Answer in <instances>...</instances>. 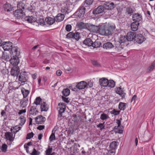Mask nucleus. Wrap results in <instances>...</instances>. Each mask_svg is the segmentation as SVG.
I'll list each match as a JSON object with an SVG mask.
<instances>
[{"label":"nucleus","mask_w":155,"mask_h":155,"mask_svg":"<svg viewBox=\"0 0 155 155\" xmlns=\"http://www.w3.org/2000/svg\"><path fill=\"white\" fill-rule=\"evenodd\" d=\"M99 31L101 35L105 36L111 35L112 33L107 26L101 27L99 29Z\"/></svg>","instance_id":"1"},{"label":"nucleus","mask_w":155,"mask_h":155,"mask_svg":"<svg viewBox=\"0 0 155 155\" xmlns=\"http://www.w3.org/2000/svg\"><path fill=\"white\" fill-rule=\"evenodd\" d=\"M19 80L21 83L28 82V84H30L28 81V77L27 73L26 72H21L20 73L19 76ZM29 86V84H28Z\"/></svg>","instance_id":"2"},{"label":"nucleus","mask_w":155,"mask_h":155,"mask_svg":"<svg viewBox=\"0 0 155 155\" xmlns=\"http://www.w3.org/2000/svg\"><path fill=\"white\" fill-rule=\"evenodd\" d=\"M82 4L78 8V10L75 13V15H77L79 18L82 17L84 16L86 8L85 6Z\"/></svg>","instance_id":"3"},{"label":"nucleus","mask_w":155,"mask_h":155,"mask_svg":"<svg viewBox=\"0 0 155 155\" xmlns=\"http://www.w3.org/2000/svg\"><path fill=\"white\" fill-rule=\"evenodd\" d=\"M14 15L16 18L21 19L25 16V13L22 9H17L15 11Z\"/></svg>","instance_id":"4"},{"label":"nucleus","mask_w":155,"mask_h":155,"mask_svg":"<svg viewBox=\"0 0 155 155\" xmlns=\"http://www.w3.org/2000/svg\"><path fill=\"white\" fill-rule=\"evenodd\" d=\"M126 45H127V44H120L119 42H117L115 44V50L117 52H121L124 49Z\"/></svg>","instance_id":"5"},{"label":"nucleus","mask_w":155,"mask_h":155,"mask_svg":"<svg viewBox=\"0 0 155 155\" xmlns=\"http://www.w3.org/2000/svg\"><path fill=\"white\" fill-rule=\"evenodd\" d=\"M18 56L13 55L11 57V59L9 60L10 63L13 65L17 66L19 62V59L18 57Z\"/></svg>","instance_id":"6"},{"label":"nucleus","mask_w":155,"mask_h":155,"mask_svg":"<svg viewBox=\"0 0 155 155\" xmlns=\"http://www.w3.org/2000/svg\"><path fill=\"white\" fill-rule=\"evenodd\" d=\"M133 20L134 22L140 23V22L142 21V15L137 13H135L133 14L132 17Z\"/></svg>","instance_id":"7"},{"label":"nucleus","mask_w":155,"mask_h":155,"mask_svg":"<svg viewBox=\"0 0 155 155\" xmlns=\"http://www.w3.org/2000/svg\"><path fill=\"white\" fill-rule=\"evenodd\" d=\"M104 8V5H100L93 10V13L94 15H97L103 12H106Z\"/></svg>","instance_id":"8"},{"label":"nucleus","mask_w":155,"mask_h":155,"mask_svg":"<svg viewBox=\"0 0 155 155\" xmlns=\"http://www.w3.org/2000/svg\"><path fill=\"white\" fill-rule=\"evenodd\" d=\"M145 39L144 37L141 34H136L134 41H136L138 44H140L143 42Z\"/></svg>","instance_id":"9"},{"label":"nucleus","mask_w":155,"mask_h":155,"mask_svg":"<svg viewBox=\"0 0 155 155\" xmlns=\"http://www.w3.org/2000/svg\"><path fill=\"white\" fill-rule=\"evenodd\" d=\"M136 34L133 32H130L127 33L126 35L127 41H133L134 42Z\"/></svg>","instance_id":"10"},{"label":"nucleus","mask_w":155,"mask_h":155,"mask_svg":"<svg viewBox=\"0 0 155 155\" xmlns=\"http://www.w3.org/2000/svg\"><path fill=\"white\" fill-rule=\"evenodd\" d=\"M19 68L18 67H13L11 69V73L14 77H17L19 73Z\"/></svg>","instance_id":"11"},{"label":"nucleus","mask_w":155,"mask_h":155,"mask_svg":"<svg viewBox=\"0 0 155 155\" xmlns=\"http://www.w3.org/2000/svg\"><path fill=\"white\" fill-rule=\"evenodd\" d=\"M35 120L36 124H43L45 122L46 118L42 115H39L36 117Z\"/></svg>","instance_id":"12"},{"label":"nucleus","mask_w":155,"mask_h":155,"mask_svg":"<svg viewBox=\"0 0 155 155\" xmlns=\"http://www.w3.org/2000/svg\"><path fill=\"white\" fill-rule=\"evenodd\" d=\"M104 7L106 12L107 10H111L113 9L115 7V5L113 2L109 3L106 2L104 5Z\"/></svg>","instance_id":"13"},{"label":"nucleus","mask_w":155,"mask_h":155,"mask_svg":"<svg viewBox=\"0 0 155 155\" xmlns=\"http://www.w3.org/2000/svg\"><path fill=\"white\" fill-rule=\"evenodd\" d=\"M11 53H12L13 55L19 56L20 54V52L19 49L17 47H14L11 48Z\"/></svg>","instance_id":"14"},{"label":"nucleus","mask_w":155,"mask_h":155,"mask_svg":"<svg viewBox=\"0 0 155 155\" xmlns=\"http://www.w3.org/2000/svg\"><path fill=\"white\" fill-rule=\"evenodd\" d=\"M87 86V83L84 81H82L79 82L76 85L77 87L79 89L85 88Z\"/></svg>","instance_id":"15"},{"label":"nucleus","mask_w":155,"mask_h":155,"mask_svg":"<svg viewBox=\"0 0 155 155\" xmlns=\"http://www.w3.org/2000/svg\"><path fill=\"white\" fill-rule=\"evenodd\" d=\"M13 136L12 133L8 132L5 133V135L6 139L11 141H13L14 139V137Z\"/></svg>","instance_id":"16"},{"label":"nucleus","mask_w":155,"mask_h":155,"mask_svg":"<svg viewBox=\"0 0 155 155\" xmlns=\"http://www.w3.org/2000/svg\"><path fill=\"white\" fill-rule=\"evenodd\" d=\"M100 84L101 86L106 87L108 85V80L104 78L100 79L99 80Z\"/></svg>","instance_id":"17"},{"label":"nucleus","mask_w":155,"mask_h":155,"mask_svg":"<svg viewBox=\"0 0 155 155\" xmlns=\"http://www.w3.org/2000/svg\"><path fill=\"white\" fill-rule=\"evenodd\" d=\"M116 89V93L118 94L123 98L125 97V94L121 87H117Z\"/></svg>","instance_id":"18"},{"label":"nucleus","mask_w":155,"mask_h":155,"mask_svg":"<svg viewBox=\"0 0 155 155\" xmlns=\"http://www.w3.org/2000/svg\"><path fill=\"white\" fill-rule=\"evenodd\" d=\"M103 48L106 49H110L114 47V45L112 43L110 42L104 44L103 46Z\"/></svg>","instance_id":"19"},{"label":"nucleus","mask_w":155,"mask_h":155,"mask_svg":"<svg viewBox=\"0 0 155 155\" xmlns=\"http://www.w3.org/2000/svg\"><path fill=\"white\" fill-rule=\"evenodd\" d=\"M12 43L11 42H6L2 46V47L5 50H9L12 48Z\"/></svg>","instance_id":"20"},{"label":"nucleus","mask_w":155,"mask_h":155,"mask_svg":"<svg viewBox=\"0 0 155 155\" xmlns=\"http://www.w3.org/2000/svg\"><path fill=\"white\" fill-rule=\"evenodd\" d=\"M45 21L48 24L51 25L54 23L55 21V18L48 17L45 18Z\"/></svg>","instance_id":"21"},{"label":"nucleus","mask_w":155,"mask_h":155,"mask_svg":"<svg viewBox=\"0 0 155 155\" xmlns=\"http://www.w3.org/2000/svg\"><path fill=\"white\" fill-rule=\"evenodd\" d=\"M28 99L26 98H23L22 100H21L20 101V106L22 108L25 107L28 104Z\"/></svg>","instance_id":"22"},{"label":"nucleus","mask_w":155,"mask_h":155,"mask_svg":"<svg viewBox=\"0 0 155 155\" xmlns=\"http://www.w3.org/2000/svg\"><path fill=\"white\" fill-rule=\"evenodd\" d=\"M25 20L28 23L32 24L35 22L36 21V18L32 16H27L25 18Z\"/></svg>","instance_id":"23"},{"label":"nucleus","mask_w":155,"mask_h":155,"mask_svg":"<svg viewBox=\"0 0 155 155\" xmlns=\"http://www.w3.org/2000/svg\"><path fill=\"white\" fill-rule=\"evenodd\" d=\"M127 41L126 36L120 35L117 42L120 43V44L125 43Z\"/></svg>","instance_id":"24"},{"label":"nucleus","mask_w":155,"mask_h":155,"mask_svg":"<svg viewBox=\"0 0 155 155\" xmlns=\"http://www.w3.org/2000/svg\"><path fill=\"white\" fill-rule=\"evenodd\" d=\"M110 147L112 150H114V151H110V153H114V150L117 147V142L116 141H113L111 142L110 145Z\"/></svg>","instance_id":"25"},{"label":"nucleus","mask_w":155,"mask_h":155,"mask_svg":"<svg viewBox=\"0 0 155 155\" xmlns=\"http://www.w3.org/2000/svg\"><path fill=\"white\" fill-rule=\"evenodd\" d=\"M139 23L133 22L130 25V28L131 30L133 31H135L137 30L138 29V25Z\"/></svg>","instance_id":"26"},{"label":"nucleus","mask_w":155,"mask_h":155,"mask_svg":"<svg viewBox=\"0 0 155 155\" xmlns=\"http://www.w3.org/2000/svg\"><path fill=\"white\" fill-rule=\"evenodd\" d=\"M64 16V14L59 13L58 14L55 18V21L57 22H60L63 20Z\"/></svg>","instance_id":"27"},{"label":"nucleus","mask_w":155,"mask_h":155,"mask_svg":"<svg viewBox=\"0 0 155 155\" xmlns=\"http://www.w3.org/2000/svg\"><path fill=\"white\" fill-rule=\"evenodd\" d=\"M40 108L41 112L47 111L48 109V107L45 102H43L41 104Z\"/></svg>","instance_id":"28"},{"label":"nucleus","mask_w":155,"mask_h":155,"mask_svg":"<svg viewBox=\"0 0 155 155\" xmlns=\"http://www.w3.org/2000/svg\"><path fill=\"white\" fill-rule=\"evenodd\" d=\"M93 43V41L91 38H86L83 42L84 44L88 46H92Z\"/></svg>","instance_id":"29"},{"label":"nucleus","mask_w":155,"mask_h":155,"mask_svg":"<svg viewBox=\"0 0 155 155\" xmlns=\"http://www.w3.org/2000/svg\"><path fill=\"white\" fill-rule=\"evenodd\" d=\"M3 8L5 11L9 12L12 10L13 8L10 4L6 3L4 5Z\"/></svg>","instance_id":"30"},{"label":"nucleus","mask_w":155,"mask_h":155,"mask_svg":"<svg viewBox=\"0 0 155 155\" xmlns=\"http://www.w3.org/2000/svg\"><path fill=\"white\" fill-rule=\"evenodd\" d=\"M76 25L77 28L80 29H84L87 28L86 24L81 22L77 23Z\"/></svg>","instance_id":"31"},{"label":"nucleus","mask_w":155,"mask_h":155,"mask_svg":"<svg viewBox=\"0 0 155 155\" xmlns=\"http://www.w3.org/2000/svg\"><path fill=\"white\" fill-rule=\"evenodd\" d=\"M10 56L9 54L7 53L3 52L2 57V60L6 61H9Z\"/></svg>","instance_id":"32"},{"label":"nucleus","mask_w":155,"mask_h":155,"mask_svg":"<svg viewBox=\"0 0 155 155\" xmlns=\"http://www.w3.org/2000/svg\"><path fill=\"white\" fill-rule=\"evenodd\" d=\"M36 109L35 107H31L29 112V114L33 115H36L38 112V111Z\"/></svg>","instance_id":"33"},{"label":"nucleus","mask_w":155,"mask_h":155,"mask_svg":"<svg viewBox=\"0 0 155 155\" xmlns=\"http://www.w3.org/2000/svg\"><path fill=\"white\" fill-rule=\"evenodd\" d=\"M127 104L123 102H120L119 104L118 108L120 110H124L126 108Z\"/></svg>","instance_id":"34"},{"label":"nucleus","mask_w":155,"mask_h":155,"mask_svg":"<svg viewBox=\"0 0 155 155\" xmlns=\"http://www.w3.org/2000/svg\"><path fill=\"white\" fill-rule=\"evenodd\" d=\"M25 5L23 3L20 2L17 5L18 9H22L23 11L25 9Z\"/></svg>","instance_id":"35"},{"label":"nucleus","mask_w":155,"mask_h":155,"mask_svg":"<svg viewBox=\"0 0 155 155\" xmlns=\"http://www.w3.org/2000/svg\"><path fill=\"white\" fill-rule=\"evenodd\" d=\"M65 107L64 106L63 108L61 107L58 109L59 112L58 114L59 117H61L62 116V114L65 111Z\"/></svg>","instance_id":"36"},{"label":"nucleus","mask_w":155,"mask_h":155,"mask_svg":"<svg viewBox=\"0 0 155 155\" xmlns=\"http://www.w3.org/2000/svg\"><path fill=\"white\" fill-rule=\"evenodd\" d=\"M70 90L68 88L64 89L62 91L63 94L65 97L68 96L70 94Z\"/></svg>","instance_id":"37"},{"label":"nucleus","mask_w":155,"mask_h":155,"mask_svg":"<svg viewBox=\"0 0 155 155\" xmlns=\"http://www.w3.org/2000/svg\"><path fill=\"white\" fill-rule=\"evenodd\" d=\"M93 0H85L83 4L85 7H87L88 5H90L92 4Z\"/></svg>","instance_id":"38"},{"label":"nucleus","mask_w":155,"mask_h":155,"mask_svg":"<svg viewBox=\"0 0 155 155\" xmlns=\"http://www.w3.org/2000/svg\"><path fill=\"white\" fill-rule=\"evenodd\" d=\"M19 119H20V124L21 125H23L25 123L26 121V118L24 116H21Z\"/></svg>","instance_id":"39"},{"label":"nucleus","mask_w":155,"mask_h":155,"mask_svg":"<svg viewBox=\"0 0 155 155\" xmlns=\"http://www.w3.org/2000/svg\"><path fill=\"white\" fill-rule=\"evenodd\" d=\"M134 12V10L131 7H128L126 8V13L130 15H131Z\"/></svg>","instance_id":"40"},{"label":"nucleus","mask_w":155,"mask_h":155,"mask_svg":"<svg viewBox=\"0 0 155 155\" xmlns=\"http://www.w3.org/2000/svg\"><path fill=\"white\" fill-rule=\"evenodd\" d=\"M109 118V117L107 115L104 113H103L101 115L100 117V119L102 120H106Z\"/></svg>","instance_id":"41"},{"label":"nucleus","mask_w":155,"mask_h":155,"mask_svg":"<svg viewBox=\"0 0 155 155\" xmlns=\"http://www.w3.org/2000/svg\"><path fill=\"white\" fill-rule=\"evenodd\" d=\"M21 92L23 95L24 98H26L28 95L29 91L28 90L24 89L21 90Z\"/></svg>","instance_id":"42"},{"label":"nucleus","mask_w":155,"mask_h":155,"mask_svg":"<svg viewBox=\"0 0 155 155\" xmlns=\"http://www.w3.org/2000/svg\"><path fill=\"white\" fill-rule=\"evenodd\" d=\"M80 33L79 32L76 31L74 34V37L73 38L75 39L77 41H78L80 38Z\"/></svg>","instance_id":"43"},{"label":"nucleus","mask_w":155,"mask_h":155,"mask_svg":"<svg viewBox=\"0 0 155 155\" xmlns=\"http://www.w3.org/2000/svg\"><path fill=\"white\" fill-rule=\"evenodd\" d=\"M155 67V62H153L151 64L148 68L147 69V72H149L152 71L154 67Z\"/></svg>","instance_id":"44"},{"label":"nucleus","mask_w":155,"mask_h":155,"mask_svg":"<svg viewBox=\"0 0 155 155\" xmlns=\"http://www.w3.org/2000/svg\"><path fill=\"white\" fill-rule=\"evenodd\" d=\"M101 44L100 42L95 41L94 42H93L92 46L94 48H97L100 46Z\"/></svg>","instance_id":"45"},{"label":"nucleus","mask_w":155,"mask_h":155,"mask_svg":"<svg viewBox=\"0 0 155 155\" xmlns=\"http://www.w3.org/2000/svg\"><path fill=\"white\" fill-rule=\"evenodd\" d=\"M107 83H108V85H107V86L109 87H113L115 86V83L113 80L108 81Z\"/></svg>","instance_id":"46"},{"label":"nucleus","mask_w":155,"mask_h":155,"mask_svg":"<svg viewBox=\"0 0 155 155\" xmlns=\"http://www.w3.org/2000/svg\"><path fill=\"white\" fill-rule=\"evenodd\" d=\"M91 62L93 65L96 67H100L101 66L100 64L97 61L92 60Z\"/></svg>","instance_id":"47"},{"label":"nucleus","mask_w":155,"mask_h":155,"mask_svg":"<svg viewBox=\"0 0 155 155\" xmlns=\"http://www.w3.org/2000/svg\"><path fill=\"white\" fill-rule=\"evenodd\" d=\"M107 26L112 33L113 31L116 28L114 24L109 25H107Z\"/></svg>","instance_id":"48"},{"label":"nucleus","mask_w":155,"mask_h":155,"mask_svg":"<svg viewBox=\"0 0 155 155\" xmlns=\"http://www.w3.org/2000/svg\"><path fill=\"white\" fill-rule=\"evenodd\" d=\"M74 33L73 32H71L68 33L66 35V38L69 39L70 38H73L74 37Z\"/></svg>","instance_id":"49"},{"label":"nucleus","mask_w":155,"mask_h":155,"mask_svg":"<svg viewBox=\"0 0 155 155\" xmlns=\"http://www.w3.org/2000/svg\"><path fill=\"white\" fill-rule=\"evenodd\" d=\"M52 148L49 147L45 151L46 155H49L52 152Z\"/></svg>","instance_id":"50"},{"label":"nucleus","mask_w":155,"mask_h":155,"mask_svg":"<svg viewBox=\"0 0 155 155\" xmlns=\"http://www.w3.org/2000/svg\"><path fill=\"white\" fill-rule=\"evenodd\" d=\"M30 153L31 155H39L40 152L37 151L35 148H33L32 152Z\"/></svg>","instance_id":"51"},{"label":"nucleus","mask_w":155,"mask_h":155,"mask_svg":"<svg viewBox=\"0 0 155 155\" xmlns=\"http://www.w3.org/2000/svg\"><path fill=\"white\" fill-rule=\"evenodd\" d=\"M41 101V98L39 97H37L36 98L34 101V103L36 105H39Z\"/></svg>","instance_id":"52"},{"label":"nucleus","mask_w":155,"mask_h":155,"mask_svg":"<svg viewBox=\"0 0 155 155\" xmlns=\"http://www.w3.org/2000/svg\"><path fill=\"white\" fill-rule=\"evenodd\" d=\"M120 112V111L117 110L115 109H114L113 110L110 112V113L112 114H113L115 115H118Z\"/></svg>","instance_id":"53"},{"label":"nucleus","mask_w":155,"mask_h":155,"mask_svg":"<svg viewBox=\"0 0 155 155\" xmlns=\"http://www.w3.org/2000/svg\"><path fill=\"white\" fill-rule=\"evenodd\" d=\"M45 22L43 18H40L38 21V23L40 25H44L45 24Z\"/></svg>","instance_id":"54"},{"label":"nucleus","mask_w":155,"mask_h":155,"mask_svg":"<svg viewBox=\"0 0 155 155\" xmlns=\"http://www.w3.org/2000/svg\"><path fill=\"white\" fill-rule=\"evenodd\" d=\"M7 146L6 144H3L1 147V150L4 152H5L7 151Z\"/></svg>","instance_id":"55"},{"label":"nucleus","mask_w":155,"mask_h":155,"mask_svg":"<svg viewBox=\"0 0 155 155\" xmlns=\"http://www.w3.org/2000/svg\"><path fill=\"white\" fill-rule=\"evenodd\" d=\"M65 107V104L63 103H60L58 104V106L57 107V109L60 108H63L64 107Z\"/></svg>","instance_id":"56"},{"label":"nucleus","mask_w":155,"mask_h":155,"mask_svg":"<svg viewBox=\"0 0 155 155\" xmlns=\"http://www.w3.org/2000/svg\"><path fill=\"white\" fill-rule=\"evenodd\" d=\"M33 135L34 134L32 132L31 133H28L27 135L26 138L27 139H30L33 137Z\"/></svg>","instance_id":"57"},{"label":"nucleus","mask_w":155,"mask_h":155,"mask_svg":"<svg viewBox=\"0 0 155 155\" xmlns=\"http://www.w3.org/2000/svg\"><path fill=\"white\" fill-rule=\"evenodd\" d=\"M49 139L51 141L55 140V134L54 133H52L51 134L49 137Z\"/></svg>","instance_id":"58"},{"label":"nucleus","mask_w":155,"mask_h":155,"mask_svg":"<svg viewBox=\"0 0 155 155\" xmlns=\"http://www.w3.org/2000/svg\"><path fill=\"white\" fill-rule=\"evenodd\" d=\"M66 30L68 32L71 31V26L70 25H67L65 27Z\"/></svg>","instance_id":"59"},{"label":"nucleus","mask_w":155,"mask_h":155,"mask_svg":"<svg viewBox=\"0 0 155 155\" xmlns=\"http://www.w3.org/2000/svg\"><path fill=\"white\" fill-rule=\"evenodd\" d=\"M104 122L103 123H100L99 124H98L97 125V127H99L101 129H102L103 128H104Z\"/></svg>","instance_id":"60"},{"label":"nucleus","mask_w":155,"mask_h":155,"mask_svg":"<svg viewBox=\"0 0 155 155\" xmlns=\"http://www.w3.org/2000/svg\"><path fill=\"white\" fill-rule=\"evenodd\" d=\"M62 99L66 103H68L69 102V101L68 100V98H67L65 97L62 96Z\"/></svg>","instance_id":"61"},{"label":"nucleus","mask_w":155,"mask_h":155,"mask_svg":"<svg viewBox=\"0 0 155 155\" xmlns=\"http://www.w3.org/2000/svg\"><path fill=\"white\" fill-rule=\"evenodd\" d=\"M137 96L136 95H134L132 97L131 102H132L133 101H134V102H135V101L137 99Z\"/></svg>","instance_id":"62"},{"label":"nucleus","mask_w":155,"mask_h":155,"mask_svg":"<svg viewBox=\"0 0 155 155\" xmlns=\"http://www.w3.org/2000/svg\"><path fill=\"white\" fill-rule=\"evenodd\" d=\"M45 128V126L44 125H40L38 127L37 129L39 130H41Z\"/></svg>","instance_id":"63"},{"label":"nucleus","mask_w":155,"mask_h":155,"mask_svg":"<svg viewBox=\"0 0 155 155\" xmlns=\"http://www.w3.org/2000/svg\"><path fill=\"white\" fill-rule=\"evenodd\" d=\"M56 73L57 76H60L62 74V71L60 70H58L56 72Z\"/></svg>","instance_id":"64"}]
</instances>
